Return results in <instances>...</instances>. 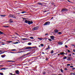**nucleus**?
Instances as JSON below:
<instances>
[{
    "mask_svg": "<svg viewBox=\"0 0 75 75\" xmlns=\"http://www.w3.org/2000/svg\"><path fill=\"white\" fill-rule=\"evenodd\" d=\"M38 27H35L32 28L33 31H35V30H38Z\"/></svg>",
    "mask_w": 75,
    "mask_h": 75,
    "instance_id": "obj_1",
    "label": "nucleus"
},
{
    "mask_svg": "<svg viewBox=\"0 0 75 75\" xmlns=\"http://www.w3.org/2000/svg\"><path fill=\"white\" fill-rule=\"evenodd\" d=\"M50 24V22H47L44 24V25H49Z\"/></svg>",
    "mask_w": 75,
    "mask_h": 75,
    "instance_id": "obj_2",
    "label": "nucleus"
},
{
    "mask_svg": "<svg viewBox=\"0 0 75 75\" xmlns=\"http://www.w3.org/2000/svg\"><path fill=\"white\" fill-rule=\"evenodd\" d=\"M9 17H12V18H16V17L14 16L13 15H12L11 14H10L9 15Z\"/></svg>",
    "mask_w": 75,
    "mask_h": 75,
    "instance_id": "obj_3",
    "label": "nucleus"
},
{
    "mask_svg": "<svg viewBox=\"0 0 75 75\" xmlns=\"http://www.w3.org/2000/svg\"><path fill=\"white\" fill-rule=\"evenodd\" d=\"M50 38H51V39H52V40H54V36H50Z\"/></svg>",
    "mask_w": 75,
    "mask_h": 75,
    "instance_id": "obj_4",
    "label": "nucleus"
},
{
    "mask_svg": "<svg viewBox=\"0 0 75 75\" xmlns=\"http://www.w3.org/2000/svg\"><path fill=\"white\" fill-rule=\"evenodd\" d=\"M33 21H28V24H33Z\"/></svg>",
    "mask_w": 75,
    "mask_h": 75,
    "instance_id": "obj_5",
    "label": "nucleus"
},
{
    "mask_svg": "<svg viewBox=\"0 0 75 75\" xmlns=\"http://www.w3.org/2000/svg\"><path fill=\"white\" fill-rule=\"evenodd\" d=\"M21 40H23V41H26V40H28V39H27V38H21Z\"/></svg>",
    "mask_w": 75,
    "mask_h": 75,
    "instance_id": "obj_6",
    "label": "nucleus"
},
{
    "mask_svg": "<svg viewBox=\"0 0 75 75\" xmlns=\"http://www.w3.org/2000/svg\"><path fill=\"white\" fill-rule=\"evenodd\" d=\"M15 72L17 74H19V71L18 70L16 71Z\"/></svg>",
    "mask_w": 75,
    "mask_h": 75,
    "instance_id": "obj_7",
    "label": "nucleus"
},
{
    "mask_svg": "<svg viewBox=\"0 0 75 75\" xmlns=\"http://www.w3.org/2000/svg\"><path fill=\"white\" fill-rule=\"evenodd\" d=\"M67 11V9L65 8L63 9L62 10V11Z\"/></svg>",
    "mask_w": 75,
    "mask_h": 75,
    "instance_id": "obj_8",
    "label": "nucleus"
},
{
    "mask_svg": "<svg viewBox=\"0 0 75 75\" xmlns=\"http://www.w3.org/2000/svg\"><path fill=\"white\" fill-rule=\"evenodd\" d=\"M58 44H59V45H62V44H63V43L62 42H58Z\"/></svg>",
    "mask_w": 75,
    "mask_h": 75,
    "instance_id": "obj_9",
    "label": "nucleus"
},
{
    "mask_svg": "<svg viewBox=\"0 0 75 75\" xmlns=\"http://www.w3.org/2000/svg\"><path fill=\"white\" fill-rule=\"evenodd\" d=\"M60 55H64V54H65L64 52H61L60 53Z\"/></svg>",
    "mask_w": 75,
    "mask_h": 75,
    "instance_id": "obj_10",
    "label": "nucleus"
},
{
    "mask_svg": "<svg viewBox=\"0 0 75 75\" xmlns=\"http://www.w3.org/2000/svg\"><path fill=\"white\" fill-rule=\"evenodd\" d=\"M0 17H5V15H0Z\"/></svg>",
    "mask_w": 75,
    "mask_h": 75,
    "instance_id": "obj_11",
    "label": "nucleus"
},
{
    "mask_svg": "<svg viewBox=\"0 0 75 75\" xmlns=\"http://www.w3.org/2000/svg\"><path fill=\"white\" fill-rule=\"evenodd\" d=\"M25 23H27V24H28V21L26 20L25 21Z\"/></svg>",
    "mask_w": 75,
    "mask_h": 75,
    "instance_id": "obj_12",
    "label": "nucleus"
},
{
    "mask_svg": "<svg viewBox=\"0 0 75 75\" xmlns=\"http://www.w3.org/2000/svg\"><path fill=\"white\" fill-rule=\"evenodd\" d=\"M54 31L55 33H58V30H54Z\"/></svg>",
    "mask_w": 75,
    "mask_h": 75,
    "instance_id": "obj_13",
    "label": "nucleus"
},
{
    "mask_svg": "<svg viewBox=\"0 0 75 75\" xmlns=\"http://www.w3.org/2000/svg\"><path fill=\"white\" fill-rule=\"evenodd\" d=\"M6 57V55L4 54V55H1V57L2 58H4V57Z\"/></svg>",
    "mask_w": 75,
    "mask_h": 75,
    "instance_id": "obj_14",
    "label": "nucleus"
},
{
    "mask_svg": "<svg viewBox=\"0 0 75 75\" xmlns=\"http://www.w3.org/2000/svg\"><path fill=\"white\" fill-rule=\"evenodd\" d=\"M38 38V39L39 40H43V39H42V38Z\"/></svg>",
    "mask_w": 75,
    "mask_h": 75,
    "instance_id": "obj_15",
    "label": "nucleus"
},
{
    "mask_svg": "<svg viewBox=\"0 0 75 75\" xmlns=\"http://www.w3.org/2000/svg\"><path fill=\"white\" fill-rule=\"evenodd\" d=\"M9 22H10V23H13V20L12 19H10L9 20Z\"/></svg>",
    "mask_w": 75,
    "mask_h": 75,
    "instance_id": "obj_16",
    "label": "nucleus"
},
{
    "mask_svg": "<svg viewBox=\"0 0 75 75\" xmlns=\"http://www.w3.org/2000/svg\"><path fill=\"white\" fill-rule=\"evenodd\" d=\"M28 50H29L30 49H32L33 48V47H28Z\"/></svg>",
    "mask_w": 75,
    "mask_h": 75,
    "instance_id": "obj_17",
    "label": "nucleus"
},
{
    "mask_svg": "<svg viewBox=\"0 0 75 75\" xmlns=\"http://www.w3.org/2000/svg\"><path fill=\"white\" fill-rule=\"evenodd\" d=\"M3 27H5V28H7L8 27V26H3Z\"/></svg>",
    "mask_w": 75,
    "mask_h": 75,
    "instance_id": "obj_18",
    "label": "nucleus"
},
{
    "mask_svg": "<svg viewBox=\"0 0 75 75\" xmlns=\"http://www.w3.org/2000/svg\"><path fill=\"white\" fill-rule=\"evenodd\" d=\"M13 43L14 44H18V42H13Z\"/></svg>",
    "mask_w": 75,
    "mask_h": 75,
    "instance_id": "obj_19",
    "label": "nucleus"
},
{
    "mask_svg": "<svg viewBox=\"0 0 75 75\" xmlns=\"http://www.w3.org/2000/svg\"><path fill=\"white\" fill-rule=\"evenodd\" d=\"M66 58H67V57L66 56H64L63 57L64 59H66Z\"/></svg>",
    "mask_w": 75,
    "mask_h": 75,
    "instance_id": "obj_20",
    "label": "nucleus"
},
{
    "mask_svg": "<svg viewBox=\"0 0 75 75\" xmlns=\"http://www.w3.org/2000/svg\"><path fill=\"white\" fill-rule=\"evenodd\" d=\"M51 54H53L54 53V51L53 50H52L51 52Z\"/></svg>",
    "mask_w": 75,
    "mask_h": 75,
    "instance_id": "obj_21",
    "label": "nucleus"
},
{
    "mask_svg": "<svg viewBox=\"0 0 75 75\" xmlns=\"http://www.w3.org/2000/svg\"><path fill=\"white\" fill-rule=\"evenodd\" d=\"M71 75H75V74H74L73 73H71Z\"/></svg>",
    "mask_w": 75,
    "mask_h": 75,
    "instance_id": "obj_22",
    "label": "nucleus"
},
{
    "mask_svg": "<svg viewBox=\"0 0 75 75\" xmlns=\"http://www.w3.org/2000/svg\"><path fill=\"white\" fill-rule=\"evenodd\" d=\"M28 45H31V42H29L28 43Z\"/></svg>",
    "mask_w": 75,
    "mask_h": 75,
    "instance_id": "obj_23",
    "label": "nucleus"
},
{
    "mask_svg": "<svg viewBox=\"0 0 75 75\" xmlns=\"http://www.w3.org/2000/svg\"><path fill=\"white\" fill-rule=\"evenodd\" d=\"M24 50H28V47H26L24 49Z\"/></svg>",
    "mask_w": 75,
    "mask_h": 75,
    "instance_id": "obj_24",
    "label": "nucleus"
},
{
    "mask_svg": "<svg viewBox=\"0 0 75 75\" xmlns=\"http://www.w3.org/2000/svg\"><path fill=\"white\" fill-rule=\"evenodd\" d=\"M0 34H3V33L2 32L0 31Z\"/></svg>",
    "mask_w": 75,
    "mask_h": 75,
    "instance_id": "obj_25",
    "label": "nucleus"
},
{
    "mask_svg": "<svg viewBox=\"0 0 75 75\" xmlns=\"http://www.w3.org/2000/svg\"><path fill=\"white\" fill-rule=\"evenodd\" d=\"M38 4H39V5H42V4L40 3V2L38 3Z\"/></svg>",
    "mask_w": 75,
    "mask_h": 75,
    "instance_id": "obj_26",
    "label": "nucleus"
},
{
    "mask_svg": "<svg viewBox=\"0 0 75 75\" xmlns=\"http://www.w3.org/2000/svg\"><path fill=\"white\" fill-rule=\"evenodd\" d=\"M60 71L62 72H63V70H62V69H61Z\"/></svg>",
    "mask_w": 75,
    "mask_h": 75,
    "instance_id": "obj_27",
    "label": "nucleus"
},
{
    "mask_svg": "<svg viewBox=\"0 0 75 75\" xmlns=\"http://www.w3.org/2000/svg\"><path fill=\"white\" fill-rule=\"evenodd\" d=\"M30 38L31 39H34V38H33V37H30Z\"/></svg>",
    "mask_w": 75,
    "mask_h": 75,
    "instance_id": "obj_28",
    "label": "nucleus"
},
{
    "mask_svg": "<svg viewBox=\"0 0 75 75\" xmlns=\"http://www.w3.org/2000/svg\"><path fill=\"white\" fill-rule=\"evenodd\" d=\"M0 75H3V73H0Z\"/></svg>",
    "mask_w": 75,
    "mask_h": 75,
    "instance_id": "obj_29",
    "label": "nucleus"
},
{
    "mask_svg": "<svg viewBox=\"0 0 75 75\" xmlns=\"http://www.w3.org/2000/svg\"><path fill=\"white\" fill-rule=\"evenodd\" d=\"M12 42V41H8L7 42H8V43H10V42Z\"/></svg>",
    "mask_w": 75,
    "mask_h": 75,
    "instance_id": "obj_30",
    "label": "nucleus"
},
{
    "mask_svg": "<svg viewBox=\"0 0 75 75\" xmlns=\"http://www.w3.org/2000/svg\"><path fill=\"white\" fill-rule=\"evenodd\" d=\"M40 45L41 47H43V46H44V45L43 44H41Z\"/></svg>",
    "mask_w": 75,
    "mask_h": 75,
    "instance_id": "obj_31",
    "label": "nucleus"
},
{
    "mask_svg": "<svg viewBox=\"0 0 75 75\" xmlns=\"http://www.w3.org/2000/svg\"><path fill=\"white\" fill-rule=\"evenodd\" d=\"M11 51H16V50L15 49H13V50H11Z\"/></svg>",
    "mask_w": 75,
    "mask_h": 75,
    "instance_id": "obj_32",
    "label": "nucleus"
},
{
    "mask_svg": "<svg viewBox=\"0 0 75 75\" xmlns=\"http://www.w3.org/2000/svg\"><path fill=\"white\" fill-rule=\"evenodd\" d=\"M49 41H52V40L50 39H48Z\"/></svg>",
    "mask_w": 75,
    "mask_h": 75,
    "instance_id": "obj_33",
    "label": "nucleus"
},
{
    "mask_svg": "<svg viewBox=\"0 0 75 75\" xmlns=\"http://www.w3.org/2000/svg\"><path fill=\"white\" fill-rule=\"evenodd\" d=\"M26 13V12H21V13Z\"/></svg>",
    "mask_w": 75,
    "mask_h": 75,
    "instance_id": "obj_34",
    "label": "nucleus"
},
{
    "mask_svg": "<svg viewBox=\"0 0 75 75\" xmlns=\"http://www.w3.org/2000/svg\"><path fill=\"white\" fill-rule=\"evenodd\" d=\"M64 70H65V71H67V68H65L64 69Z\"/></svg>",
    "mask_w": 75,
    "mask_h": 75,
    "instance_id": "obj_35",
    "label": "nucleus"
},
{
    "mask_svg": "<svg viewBox=\"0 0 75 75\" xmlns=\"http://www.w3.org/2000/svg\"><path fill=\"white\" fill-rule=\"evenodd\" d=\"M67 66H69L70 65V64H67Z\"/></svg>",
    "mask_w": 75,
    "mask_h": 75,
    "instance_id": "obj_36",
    "label": "nucleus"
},
{
    "mask_svg": "<svg viewBox=\"0 0 75 75\" xmlns=\"http://www.w3.org/2000/svg\"><path fill=\"white\" fill-rule=\"evenodd\" d=\"M2 69H6L5 68H2V69H1V70H2Z\"/></svg>",
    "mask_w": 75,
    "mask_h": 75,
    "instance_id": "obj_37",
    "label": "nucleus"
},
{
    "mask_svg": "<svg viewBox=\"0 0 75 75\" xmlns=\"http://www.w3.org/2000/svg\"><path fill=\"white\" fill-rule=\"evenodd\" d=\"M70 67H71V68H73V67H74L73 66H70Z\"/></svg>",
    "mask_w": 75,
    "mask_h": 75,
    "instance_id": "obj_38",
    "label": "nucleus"
},
{
    "mask_svg": "<svg viewBox=\"0 0 75 75\" xmlns=\"http://www.w3.org/2000/svg\"><path fill=\"white\" fill-rule=\"evenodd\" d=\"M65 47H66V48H67V47H68V46H67V45H65Z\"/></svg>",
    "mask_w": 75,
    "mask_h": 75,
    "instance_id": "obj_39",
    "label": "nucleus"
},
{
    "mask_svg": "<svg viewBox=\"0 0 75 75\" xmlns=\"http://www.w3.org/2000/svg\"><path fill=\"white\" fill-rule=\"evenodd\" d=\"M58 34H61V32H59L58 33Z\"/></svg>",
    "mask_w": 75,
    "mask_h": 75,
    "instance_id": "obj_40",
    "label": "nucleus"
},
{
    "mask_svg": "<svg viewBox=\"0 0 75 75\" xmlns=\"http://www.w3.org/2000/svg\"><path fill=\"white\" fill-rule=\"evenodd\" d=\"M48 35V33H46V34H45V36H46V35Z\"/></svg>",
    "mask_w": 75,
    "mask_h": 75,
    "instance_id": "obj_41",
    "label": "nucleus"
},
{
    "mask_svg": "<svg viewBox=\"0 0 75 75\" xmlns=\"http://www.w3.org/2000/svg\"><path fill=\"white\" fill-rule=\"evenodd\" d=\"M8 62H12V61L10 60H8Z\"/></svg>",
    "mask_w": 75,
    "mask_h": 75,
    "instance_id": "obj_42",
    "label": "nucleus"
},
{
    "mask_svg": "<svg viewBox=\"0 0 75 75\" xmlns=\"http://www.w3.org/2000/svg\"><path fill=\"white\" fill-rule=\"evenodd\" d=\"M68 52H70V50H68Z\"/></svg>",
    "mask_w": 75,
    "mask_h": 75,
    "instance_id": "obj_43",
    "label": "nucleus"
},
{
    "mask_svg": "<svg viewBox=\"0 0 75 75\" xmlns=\"http://www.w3.org/2000/svg\"><path fill=\"white\" fill-rule=\"evenodd\" d=\"M10 75H15V74H12V73L10 74Z\"/></svg>",
    "mask_w": 75,
    "mask_h": 75,
    "instance_id": "obj_44",
    "label": "nucleus"
},
{
    "mask_svg": "<svg viewBox=\"0 0 75 75\" xmlns=\"http://www.w3.org/2000/svg\"><path fill=\"white\" fill-rule=\"evenodd\" d=\"M73 51H74V52H75V49H74L73 50Z\"/></svg>",
    "mask_w": 75,
    "mask_h": 75,
    "instance_id": "obj_45",
    "label": "nucleus"
},
{
    "mask_svg": "<svg viewBox=\"0 0 75 75\" xmlns=\"http://www.w3.org/2000/svg\"><path fill=\"white\" fill-rule=\"evenodd\" d=\"M75 69V68H72V69L73 70H74V69Z\"/></svg>",
    "mask_w": 75,
    "mask_h": 75,
    "instance_id": "obj_46",
    "label": "nucleus"
},
{
    "mask_svg": "<svg viewBox=\"0 0 75 75\" xmlns=\"http://www.w3.org/2000/svg\"><path fill=\"white\" fill-rule=\"evenodd\" d=\"M49 49H50V46H48V48Z\"/></svg>",
    "mask_w": 75,
    "mask_h": 75,
    "instance_id": "obj_47",
    "label": "nucleus"
},
{
    "mask_svg": "<svg viewBox=\"0 0 75 75\" xmlns=\"http://www.w3.org/2000/svg\"><path fill=\"white\" fill-rule=\"evenodd\" d=\"M15 34H16V35H18V34H17V33H15Z\"/></svg>",
    "mask_w": 75,
    "mask_h": 75,
    "instance_id": "obj_48",
    "label": "nucleus"
},
{
    "mask_svg": "<svg viewBox=\"0 0 75 75\" xmlns=\"http://www.w3.org/2000/svg\"><path fill=\"white\" fill-rule=\"evenodd\" d=\"M48 48H46V50H48Z\"/></svg>",
    "mask_w": 75,
    "mask_h": 75,
    "instance_id": "obj_49",
    "label": "nucleus"
},
{
    "mask_svg": "<svg viewBox=\"0 0 75 75\" xmlns=\"http://www.w3.org/2000/svg\"><path fill=\"white\" fill-rule=\"evenodd\" d=\"M69 56H71V54H69Z\"/></svg>",
    "mask_w": 75,
    "mask_h": 75,
    "instance_id": "obj_50",
    "label": "nucleus"
},
{
    "mask_svg": "<svg viewBox=\"0 0 75 75\" xmlns=\"http://www.w3.org/2000/svg\"><path fill=\"white\" fill-rule=\"evenodd\" d=\"M42 54H44V52H42Z\"/></svg>",
    "mask_w": 75,
    "mask_h": 75,
    "instance_id": "obj_51",
    "label": "nucleus"
},
{
    "mask_svg": "<svg viewBox=\"0 0 75 75\" xmlns=\"http://www.w3.org/2000/svg\"><path fill=\"white\" fill-rule=\"evenodd\" d=\"M59 55H60L59 54H58V56H59Z\"/></svg>",
    "mask_w": 75,
    "mask_h": 75,
    "instance_id": "obj_52",
    "label": "nucleus"
},
{
    "mask_svg": "<svg viewBox=\"0 0 75 75\" xmlns=\"http://www.w3.org/2000/svg\"><path fill=\"white\" fill-rule=\"evenodd\" d=\"M1 52V50H0V52Z\"/></svg>",
    "mask_w": 75,
    "mask_h": 75,
    "instance_id": "obj_53",
    "label": "nucleus"
},
{
    "mask_svg": "<svg viewBox=\"0 0 75 75\" xmlns=\"http://www.w3.org/2000/svg\"><path fill=\"white\" fill-rule=\"evenodd\" d=\"M68 1H69V2H70L69 1V0H68Z\"/></svg>",
    "mask_w": 75,
    "mask_h": 75,
    "instance_id": "obj_54",
    "label": "nucleus"
},
{
    "mask_svg": "<svg viewBox=\"0 0 75 75\" xmlns=\"http://www.w3.org/2000/svg\"><path fill=\"white\" fill-rule=\"evenodd\" d=\"M43 74H45V73H43Z\"/></svg>",
    "mask_w": 75,
    "mask_h": 75,
    "instance_id": "obj_55",
    "label": "nucleus"
},
{
    "mask_svg": "<svg viewBox=\"0 0 75 75\" xmlns=\"http://www.w3.org/2000/svg\"><path fill=\"white\" fill-rule=\"evenodd\" d=\"M73 55H74V53H73Z\"/></svg>",
    "mask_w": 75,
    "mask_h": 75,
    "instance_id": "obj_56",
    "label": "nucleus"
},
{
    "mask_svg": "<svg viewBox=\"0 0 75 75\" xmlns=\"http://www.w3.org/2000/svg\"><path fill=\"white\" fill-rule=\"evenodd\" d=\"M53 18V17H52V18H51V19Z\"/></svg>",
    "mask_w": 75,
    "mask_h": 75,
    "instance_id": "obj_57",
    "label": "nucleus"
},
{
    "mask_svg": "<svg viewBox=\"0 0 75 75\" xmlns=\"http://www.w3.org/2000/svg\"><path fill=\"white\" fill-rule=\"evenodd\" d=\"M39 47H40V46H39Z\"/></svg>",
    "mask_w": 75,
    "mask_h": 75,
    "instance_id": "obj_58",
    "label": "nucleus"
},
{
    "mask_svg": "<svg viewBox=\"0 0 75 75\" xmlns=\"http://www.w3.org/2000/svg\"><path fill=\"white\" fill-rule=\"evenodd\" d=\"M44 39H47L46 38H45Z\"/></svg>",
    "mask_w": 75,
    "mask_h": 75,
    "instance_id": "obj_59",
    "label": "nucleus"
},
{
    "mask_svg": "<svg viewBox=\"0 0 75 75\" xmlns=\"http://www.w3.org/2000/svg\"><path fill=\"white\" fill-rule=\"evenodd\" d=\"M3 45H4V44H3Z\"/></svg>",
    "mask_w": 75,
    "mask_h": 75,
    "instance_id": "obj_60",
    "label": "nucleus"
},
{
    "mask_svg": "<svg viewBox=\"0 0 75 75\" xmlns=\"http://www.w3.org/2000/svg\"><path fill=\"white\" fill-rule=\"evenodd\" d=\"M19 43H20V42H19Z\"/></svg>",
    "mask_w": 75,
    "mask_h": 75,
    "instance_id": "obj_61",
    "label": "nucleus"
}]
</instances>
